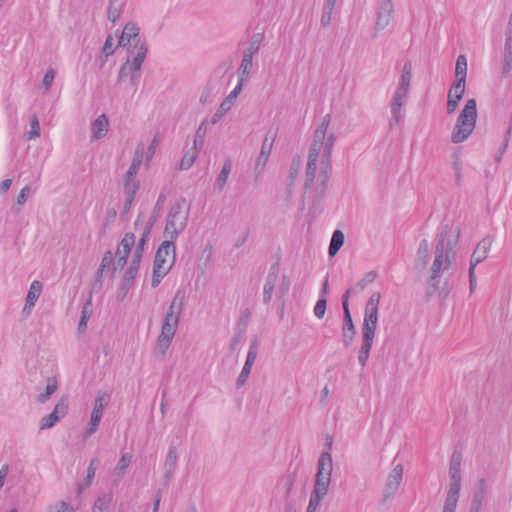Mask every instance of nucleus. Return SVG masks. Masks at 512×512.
<instances>
[{
  "mask_svg": "<svg viewBox=\"0 0 512 512\" xmlns=\"http://www.w3.org/2000/svg\"><path fill=\"white\" fill-rule=\"evenodd\" d=\"M459 239V229L457 227L444 225L438 235V240L434 249V260L430 267V276L427 280L429 294H433L437 287V279L442 273L449 270L456 258L455 247Z\"/></svg>",
  "mask_w": 512,
  "mask_h": 512,
  "instance_id": "nucleus-1",
  "label": "nucleus"
},
{
  "mask_svg": "<svg viewBox=\"0 0 512 512\" xmlns=\"http://www.w3.org/2000/svg\"><path fill=\"white\" fill-rule=\"evenodd\" d=\"M380 299L381 293L375 292L371 295L366 303L362 326L363 343L358 356V361L362 366L366 365L375 336V330L378 321V305Z\"/></svg>",
  "mask_w": 512,
  "mask_h": 512,
  "instance_id": "nucleus-2",
  "label": "nucleus"
},
{
  "mask_svg": "<svg viewBox=\"0 0 512 512\" xmlns=\"http://www.w3.org/2000/svg\"><path fill=\"white\" fill-rule=\"evenodd\" d=\"M184 293L180 290L175 294L168 311L165 314L161 333L157 339V350L164 355L169 348L179 324L184 305Z\"/></svg>",
  "mask_w": 512,
  "mask_h": 512,
  "instance_id": "nucleus-3",
  "label": "nucleus"
},
{
  "mask_svg": "<svg viewBox=\"0 0 512 512\" xmlns=\"http://www.w3.org/2000/svg\"><path fill=\"white\" fill-rule=\"evenodd\" d=\"M412 80V64L409 60L405 61L402 69L398 86L394 90L390 100L391 120L390 125L399 123L405 115V106L408 102Z\"/></svg>",
  "mask_w": 512,
  "mask_h": 512,
  "instance_id": "nucleus-4",
  "label": "nucleus"
},
{
  "mask_svg": "<svg viewBox=\"0 0 512 512\" xmlns=\"http://www.w3.org/2000/svg\"><path fill=\"white\" fill-rule=\"evenodd\" d=\"M331 121V115L326 114L320 123V125L316 128L314 132V138L313 142L309 148L308 153V161L306 164V170H305V182H304V190H309L315 179V174L317 170V162L319 155L321 153L323 140L326 137V133L328 130V127L330 125Z\"/></svg>",
  "mask_w": 512,
  "mask_h": 512,
  "instance_id": "nucleus-5",
  "label": "nucleus"
},
{
  "mask_svg": "<svg viewBox=\"0 0 512 512\" xmlns=\"http://www.w3.org/2000/svg\"><path fill=\"white\" fill-rule=\"evenodd\" d=\"M185 204L186 199L184 197H180L171 205L163 232L164 237L167 240L175 242L178 236L185 230L190 213L189 204L187 205L186 210H183Z\"/></svg>",
  "mask_w": 512,
  "mask_h": 512,
  "instance_id": "nucleus-6",
  "label": "nucleus"
},
{
  "mask_svg": "<svg viewBox=\"0 0 512 512\" xmlns=\"http://www.w3.org/2000/svg\"><path fill=\"white\" fill-rule=\"evenodd\" d=\"M477 119V104L475 99H468L460 112L451 134L453 143L465 141L473 132Z\"/></svg>",
  "mask_w": 512,
  "mask_h": 512,
  "instance_id": "nucleus-7",
  "label": "nucleus"
},
{
  "mask_svg": "<svg viewBox=\"0 0 512 512\" xmlns=\"http://www.w3.org/2000/svg\"><path fill=\"white\" fill-rule=\"evenodd\" d=\"M333 469L332 456L328 451H324L319 456L317 462V473L312 492L325 497L329 490L331 474Z\"/></svg>",
  "mask_w": 512,
  "mask_h": 512,
  "instance_id": "nucleus-8",
  "label": "nucleus"
},
{
  "mask_svg": "<svg viewBox=\"0 0 512 512\" xmlns=\"http://www.w3.org/2000/svg\"><path fill=\"white\" fill-rule=\"evenodd\" d=\"M148 53L147 43H143L138 47L136 54H129L126 61L122 64L118 72V82L124 81L128 76H131L133 71H140L143 62Z\"/></svg>",
  "mask_w": 512,
  "mask_h": 512,
  "instance_id": "nucleus-9",
  "label": "nucleus"
},
{
  "mask_svg": "<svg viewBox=\"0 0 512 512\" xmlns=\"http://www.w3.org/2000/svg\"><path fill=\"white\" fill-rule=\"evenodd\" d=\"M139 33L140 28L138 25L134 22H128L118 39V46L127 48L128 54H133L135 49L138 51V47L146 43L145 40H141Z\"/></svg>",
  "mask_w": 512,
  "mask_h": 512,
  "instance_id": "nucleus-10",
  "label": "nucleus"
},
{
  "mask_svg": "<svg viewBox=\"0 0 512 512\" xmlns=\"http://www.w3.org/2000/svg\"><path fill=\"white\" fill-rule=\"evenodd\" d=\"M111 398L110 393L108 392H98L95 400H94V406L91 413L90 421L88 424V427L85 430V437H90L93 435L100 424V421L103 416V410L104 407L109 403Z\"/></svg>",
  "mask_w": 512,
  "mask_h": 512,
  "instance_id": "nucleus-11",
  "label": "nucleus"
},
{
  "mask_svg": "<svg viewBox=\"0 0 512 512\" xmlns=\"http://www.w3.org/2000/svg\"><path fill=\"white\" fill-rule=\"evenodd\" d=\"M349 296L350 291H345L342 296V307H343V344L345 347L350 346L355 335L356 329L352 320V316L349 309Z\"/></svg>",
  "mask_w": 512,
  "mask_h": 512,
  "instance_id": "nucleus-12",
  "label": "nucleus"
},
{
  "mask_svg": "<svg viewBox=\"0 0 512 512\" xmlns=\"http://www.w3.org/2000/svg\"><path fill=\"white\" fill-rule=\"evenodd\" d=\"M68 411V399L62 397L55 405L54 410L44 416L40 421V430L52 428L61 418H63Z\"/></svg>",
  "mask_w": 512,
  "mask_h": 512,
  "instance_id": "nucleus-13",
  "label": "nucleus"
},
{
  "mask_svg": "<svg viewBox=\"0 0 512 512\" xmlns=\"http://www.w3.org/2000/svg\"><path fill=\"white\" fill-rule=\"evenodd\" d=\"M331 170H332V163H330V162L327 163V162L321 161L319 184L316 187V195L313 200L314 206L318 205L322 201V199L325 195V192L328 187V182L330 179Z\"/></svg>",
  "mask_w": 512,
  "mask_h": 512,
  "instance_id": "nucleus-14",
  "label": "nucleus"
},
{
  "mask_svg": "<svg viewBox=\"0 0 512 512\" xmlns=\"http://www.w3.org/2000/svg\"><path fill=\"white\" fill-rule=\"evenodd\" d=\"M175 250H176V248H175L174 242H172L171 240L165 239L160 244V246L158 247V249L156 251L153 266L157 267V264H158L159 265L158 268H167V266L169 264L167 258L170 256V254H171V256L174 255L176 257Z\"/></svg>",
  "mask_w": 512,
  "mask_h": 512,
  "instance_id": "nucleus-15",
  "label": "nucleus"
},
{
  "mask_svg": "<svg viewBox=\"0 0 512 512\" xmlns=\"http://www.w3.org/2000/svg\"><path fill=\"white\" fill-rule=\"evenodd\" d=\"M242 88V84L238 83L236 87L229 93V95L222 101L217 111L211 117V124H217L223 118V116L231 109L233 101L242 91Z\"/></svg>",
  "mask_w": 512,
  "mask_h": 512,
  "instance_id": "nucleus-16",
  "label": "nucleus"
},
{
  "mask_svg": "<svg viewBox=\"0 0 512 512\" xmlns=\"http://www.w3.org/2000/svg\"><path fill=\"white\" fill-rule=\"evenodd\" d=\"M403 465L393 461V469L386 482V498L395 495L403 479Z\"/></svg>",
  "mask_w": 512,
  "mask_h": 512,
  "instance_id": "nucleus-17",
  "label": "nucleus"
},
{
  "mask_svg": "<svg viewBox=\"0 0 512 512\" xmlns=\"http://www.w3.org/2000/svg\"><path fill=\"white\" fill-rule=\"evenodd\" d=\"M492 242V238L485 237L477 244L471 256L469 268L475 269L479 263L487 258L488 252L492 246Z\"/></svg>",
  "mask_w": 512,
  "mask_h": 512,
  "instance_id": "nucleus-18",
  "label": "nucleus"
},
{
  "mask_svg": "<svg viewBox=\"0 0 512 512\" xmlns=\"http://www.w3.org/2000/svg\"><path fill=\"white\" fill-rule=\"evenodd\" d=\"M42 289L43 285L40 281L34 280L31 283L23 308L24 314L29 315L31 313L32 308L35 306L36 301L38 300L42 293Z\"/></svg>",
  "mask_w": 512,
  "mask_h": 512,
  "instance_id": "nucleus-19",
  "label": "nucleus"
},
{
  "mask_svg": "<svg viewBox=\"0 0 512 512\" xmlns=\"http://www.w3.org/2000/svg\"><path fill=\"white\" fill-rule=\"evenodd\" d=\"M137 275L138 272L128 268L126 269L117 291V299L119 301H122L126 297L129 290L134 287L135 278Z\"/></svg>",
  "mask_w": 512,
  "mask_h": 512,
  "instance_id": "nucleus-20",
  "label": "nucleus"
},
{
  "mask_svg": "<svg viewBox=\"0 0 512 512\" xmlns=\"http://www.w3.org/2000/svg\"><path fill=\"white\" fill-rule=\"evenodd\" d=\"M461 489V477L450 478V486L445 499L444 506L457 508L459 493Z\"/></svg>",
  "mask_w": 512,
  "mask_h": 512,
  "instance_id": "nucleus-21",
  "label": "nucleus"
},
{
  "mask_svg": "<svg viewBox=\"0 0 512 512\" xmlns=\"http://www.w3.org/2000/svg\"><path fill=\"white\" fill-rule=\"evenodd\" d=\"M109 127V121L105 114H101L91 123V139L99 140L103 138Z\"/></svg>",
  "mask_w": 512,
  "mask_h": 512,
  "instance_id": "nucleus-22",
  "label": "nucleus"
},
{
  "mask_svg": "<svg viewBox=\"0 0 512 512\" xmlns=\"http://www.w3.org/2000/svg\"><path fill=\"white\" fill-rule=\"evenodd\" d=\"M467 76V59L464 55H459L455 65L456 92H459L461 86H465Z\"/></svg>",
  "mask_w": 512,
  "mask_h": 512,
  "instance_id": "nucleus-23",
  "label": "nucleus"
},
{
  "mask_svg": "<svg viewBox=\"0 0 512 512\" xmlns=\"http://www.w3.org/2000/svg\"><path fill=\"white\" fill-rule=\"evenodd\" d=\"M178 456L177 449L175 446L171 445L168 449V453L166 455V459L164 462V477L166 481H170L173 477L174 471L177 466Z\"/></svg>",
  "mask_w": 512,
  "mask_h": 512,
  "instance_id": "nucleus-24",
  "label": "nucleus"
},
{
  "mask_svg": "<svg viewBox=\"0 0 512 512\" xmlns=\"http://www.w3.org/2000/svg\"><path fill=\"white\" fill-rule=\"evenodd\" d=\"M301 168V158L298 154H296L291 161L290 168H289V174L286 180V189L288 194H291L292 187L295 184V181L299 175V171Z\"/></svg>",
  "mask_w": 512,
  "mask_h": 512,
  "instance_id": "nucleus-25",
  "label": "nucleus"
},
{
  "mask_svg": "<svg viewBox=\"0 0 512 512\" xmlns=\"http://www.w3.org/2000/svg\"><path fill=\"white\" fill-rule=\"evenodd\" d=\"M465 92V86H461L459 92H456V84H453L448 92V100H447V113L452 114L458 107L459 102L461 101Z\"/></svg>",
  "mask_w": 512,
  "mask_h": 512,
  "instance_id": "nucleus-26",
  "label": "nucleus"
},
{
  "mask_svg": "<svg viewBox=\"0 0 512 512\" xmlns=\"http://www.w3.org/2000/svg\"><path fill=\"white\" fill-rule=\"evenodd\" d=\"M136 237L134 233L127 232L125 233L124 237L121 239L119 246L116 251V255H125L126 257H129L132 248L135 245Z\"/></svg>",
  "mask_w": 512,
  "mask_h": 512,
  "instance_id": "nucleus-27",
  "label": "nucleus"
},
{
  "mask_svg": "<svg viewBox=\"0 0 512 512\" xmlns=\"http://www.w3.org/2000/svg\"><path fill=\"white\" fill-rule=\"evenodd\" d=\"M253 54L245 52L243 53V57L241 60V64L238 68L239 73V82L243 85L245 78L250 74L252 65H253Z\"/></svg>",
  "mask_w": 512,
  "mask_h": 512,
  "instance_id": "nucleus-28",
  "label": "nucleus"
},
{
  "mask_svg": "<svg viewBox=\"0 0 512 512\" xmlns=\"http://www.w3.org/2000/svg\"><path fill=\"white\" fill-rule=\"evenodd\" d=\"M174 262H175V256L172 255L171 256V261L168 264L167 268H158V267H154L153 266L152 279H151V286L153 288H156L161 283L162 279L171 270L172 266L174 265ZM157 266H159V265L157 264Z\"/></svg>",
  "mask_w": 512,
  "mask_h": 512,
  "instance_id": "nucleus-29",
  "label": "nucleus"
},
{
  "mask_svg": "<svg viewBox=\"0 0 512 512\" xmlns=\"http://www.w3.org/2000/svg\"><path fill=\"white\" fill-rule=\"evenodd\" d=\"M344 233L341 230H335L332 234L330 244L328 247V254L330 257L335 256L344 244Z\"/></svg>",
  "mask_w": 512,
  "mask_h": 512,
  "instance_id": "nucleus-30",
  "label": "nucleus"
},
{
  "mask_svg": "<svg viewBox=\"0 0 512 512\" xmlns=\"http://www.w3.org/2000/svg\"><path fill=\"white\" fill-rule=\"evenodd\" d=\"M376 277L377 273L375 271H369L356 283L354 287H350L346 291H350V294L363 291L369 284L375 281Z\"/></svg>",
  "mask_w": 512,
  "mask_h": 512,
  "instance_id": "nucleus-31",
  "label": "nucleus"
},
{
  "mask_svg": "<svg viewBox=\"0 0 512 512\" xmlns=\"http://www.w3.org/2000/svg\"><path fill=\"white\" fill-rule=\"evenodd\" d=\"M231 169H232V161L230 158H228L224 161L222 169L216 179V186L220 191L223 190V188L225 187V185L227 183V179L231 172Z\"/></svg>",
  "mask_w": 512,
  "mask_h": 512,
  "instance_id": "nucleus-32",
  "label": "nucleus"
},
{
  "mask_svg": "<svg viewBox=\"0 0 512 512\" xmlns=\"http://www.w3.org/2000/svg\"><path fill=\"white\" fill-rule=\"evenodd\" d=\"M335 141H336V136L334 133H331L327 137L326 141H325V139L323 140V145H322V149H321V151H322L321 161L331 163L332 150L335 145Z\"/></svg>",
  "mask_w": 512,
  "mask_h": 512,
  "instance_id": "nucleus-33",
  "label": "nucleus"
},
{
  "mask_svg": "<svg viewBox=\"0 0 512 512\" xmlns=\"http://www.w3.org/2000/svg\"><path fill=\"white\" fill-rule=\"evenodd\" d=\"M461 461H462V455L459 452H453L450 464H449V477L455 478V477H461Z\"/></svg>",
  "mask_w": 512,
  "mask_h": 512,
  "instance_id": "nucleus-34",
  "label": "nucleus"
},
{
  "mask_svg": "<svg viewBox=\"0 0 512 512\" xmlns=\"http://www.w3.org/2000/svg\"><path fill=\"white\" fill-rule=\"evenodd\" d=\"M166 197L163 193H161L158 197V200L153 208L152 214L150 215L148 221L145 224L146 228H149L152 230L153 226L157 222V219L159 217L160 210L162 208V205L165 201Z\"/></svg>",
  "mask_w": 512,
  "mask_h": 512,
  "instance_id": "nucleus-35",
  "label": "nucleus"
},
{
  "mask_svg": "<svg viewBox=\"0 0 512 512\" xmlns=\"http://www.w3.org/2000/svg\"><path fill=\"white\" fill-rule=\"evenodd\" d=\"M484 496H485V481L481 480L479 482L478 490L474 494L470 509L475 510L476 512H480L481 507H482V502L484 500Z\"/></svg>",
  "mask_w": 512,
  "mask_h": 512,
  "instance_id": "nucleus-36",
  "label": "nucleus"
},
{
  "mask_svg": "<svg viewBox=\"0 0 512 512\" xmlns=\"http://www.w3.org/2000/svg\"><path fill=\"white\" fill-rule=\"evenodd\" d=\"M429 257V245L426 240H422L419 244L417 251V266L424 268L427 264Z\"/></svg>",
  "mask_w": 512,
  "mask_h": 512,
  "instance_id": "nucleus-37",
  "label": "nucleus"
},
{
  "mask_svg": "<svg viewBox=\"0 0 512 512\" xmlns=\"http://www.w3.org/2000/svg\"><path fill=\"white\" fill-rule=\"evenodd\" d=\"M113 41H114L113 36L111 34H109L106 37V40H105L104 45L101 50V55H100V66L101 67L104 66L108 57L113 55V53H114Z\"/></svg>",
  "mask_w": 512,
  "mask_h": 512,
  "instance_id": "nucleus-38",
  "label": "nucleus"
},
{
  "mask_svg": "<svg viewBox=\"0 0 512 512\" xmlns=\"http://www.w3.org/2000/svg\"><path fill=\"white\" fill-rule=\"evenodd\" d=\"M197 156L198 150L192 148L191 150L187 151L180 161L179 169L188 170L194 164Z\"/></svg>",
  "mask_w": 512,
  "mask_h": 512,
  "instance_id": "nucleus-39",
  "label": "nucleus"
},
{
  "mask_svg": "<svg viewBox=\"0 0 512 512\" xmlns=\"http://www.w3.org/2000/svg\"><path fill=\"white\" fill-rule=\"evenodd\" d=\"M141 163H142V153H139V150H137L136 154L132 160V163L124 176V179H128V180L134 179L136 174L138 173Z\"/></svg>",
  "mask_w": 512,
  "mask_h": 512,
  "instance_id": "nucleus-40",
  "label": "nucleus"
},
{
  "mask_svg": "<svg viewBox=\"0 0 512 512\" xmlns=\"http://www.w3.org/2000/svg\"><path fill=\"white\" fill-rule=\"evenodd\" d=\"M264 34L263 33H254L249 41V45L247 49H245V52L251 53V54H257L262 42L264 41Z\"/></svg>",
  "mask_w": 512,
  "mask_h": 512,
  "instance_id": "nucleus-41",
  "label": "nucleus"
},
{
  "mask_svg": "<svg viewBox=\"0 0 512 512\" xmlns=\"http://www.w3.org/2000/svg\"><path fill=\"white\" fill-rule=\"evenodd\" d=\"M111 502V494L98 497L94 503L93 512H108Z\"/></svg>",
  "mask_w": 512,
  "mask_h": 512,
  "instance_id": "nucleus-42",
  "label": "nucleus"
},
{
  "mask_svg": "<svg viewBox=\"0 0 512 512\" xmlns=\"http://www.w3.org/2000/svg\"><path fill=\"white\" fill-rule=\"evenodd\" d=\"M139 190V182L135 179H124V194L126 198L135 199L136 193Z\"/></svg>",
  "mask_w": 512,
  "mask_h": 512,
  "instance_id": "nucleus-43",
  "label": "nucleus"
},
{
  "mask_svg": "<svg viewBox=\"0 0 512 512\" xmlns=\"http://www.w3.org/2000/svg\"><path fill=\"white\" fill-rule=\"evenodd\" d=\"M91 299L87 300L86 303L82 307L81 317L78 324V329H85L87 326V321L91 316L92 311L90 310Z\"/></svg>",
  "mask_w": 512,
  "mask_h": 512,
  "instance_id": "nucleus-44",
  "label": "nucleus"
},
{
  "mask_svg": "<svg viewBox=\"0 0 512 512\" xmlns=\"http://www.w3.org/2000/svg\"><path fill=\"white\" fill-rule=\"evenodd\" d=\"M511 133H512V115H511V119H510L509 125H508V127L506 129L503 142H502V144H501V146L499 148V155L496 157V161L497 162L501 161L502 155L506 152V150H507V148L509 146V141H510Z\"/></svg>",
  "mask_w": 512,
  "mask_h": 512,
  "instance_id": "nucleus-45",
  "label": "nucleus"
},
{
  "mask_svg": "<svg viewBox=\"0 0 512 512\" xmlns=\"http://www.w3.org/2000/svg\"><path fill=\"white\" fill-rule=\"evenodd\" d=\"M206 120H204L201 125L199 126V128L197 129L196 131V134H195V137H194V142H193V149H196L199 151V149L203 146L204 144V137H205V133H206V130L204 129V126L206 125Z\"/></svg>",
  "mask_w": 512,
  "mask_h": 512,
  "instance_id": "nucleus-46",
  "label": "nucleus"
},
{
  "mask_svg": "<svg viewBox=\"0 0 512 512\" xmlns=\"http://www.w3.org/2000/svg\"><path fill=\"white\" fill-rule=\"evenodd\" d=\"M150 233H151V229L144 227L142 235L136 244V247L134 250L135 253L142 254V255L144 254L145 246L149 240Z\"/></svg>",
  "mask_w": 512,
  "mask_h": 512,
  "instance_id": "nucleus-47",
  "label": "nucleus"
},
{
  "mask_svg": "<svg viewBox=\"0 0 512 512\" xmlns=\"http://www.w3.org/2000/svg\"><path fill=\"white\" fill-rule=\"evenodd\" d=\"M130 462H131V455H129L128 453H125L121 456V458L117 464V467L115 468V471L119 476V479H121L122 476L124 475Z\"/></svg>",
  "mask_w": 512,
  "mask_h": 512,
  "instance_id": "nucleus-48",
  "label": "nucleus"
},
{
  "mask_svg": "<svg viewBox=\"0 0 512 512\" xmlns=\"http://www.w3.org/2000/svg\"><path fill=\"white\" fill-rule=\"evenodd\" d=\"M47 512H75L74 508L66 501H58L47 508Z\"/></svg>",
  "mask_w": 512,
  "mask_h": 512,
  "instance_id": "nucleus-49",
  "label": "nucleus"
},
{
  "mask_svg": "<svg viewBox=\"0 0 512 512\" xmlns=\"http://www.w3.org/2000/svg\"><path fill=\"white\" fill-rule=\"evenodd\" d=\"M257 352H258V343H257V339L255 338L254 340H252V342L250 344V347H249V350L247 353V357H246V361L244 364L252 367L256 360Z\"/></svg>",
  "mask_w": 512,
  "mask_h": 512,
  "instance_id": "nucleus-50",
  "label": "nucleus"
},
{
  "mask_svg": "<svg viewBox=\"0 0 512 512\" xmlns=\"http://www.w3.org/2000/svg\"><path fill=\"white\" fill-rule=\"evenodd\" d=\"M257 352H258V343H257V339L255 338L254 340H252V342L250 344V347H249V350L247 353V357H246V361L244 364L252 367L256 360Z\"/></svg>",
  "mask_w": 512,
  "mask_h": 512,
  "instance_id": "nucleus-51",
  "label": "nucleus"
},
{
  "mask_svg": "<svg viewBox=\"0 0 512 512\" xmlns=\"http://www.w3.org/2000/svg\"><path fill=\"white\" fill-rule=\"evenodd\" d=\"M117 0H110L108 9H107V17L111 22H116V20L120 17V6L115 5Z\"/></svg>",
  "mask_w": 512,
  "mask_h": 512,
  "instance_id": "nucleus-52",
  "label": "nucleus"
},
{
  "mask_svg": "<svg viewBox=\"0 0 512 512\" xmlns=\"http://www.w3.org/2000/svg\"><path fill=\"white\" fill-rule=\"evenodd\" d=\"M97 465H98V459L97 458H94V459H92L90 461V464H89V466L87 468V475H86L85 483H84V487L85 488L90 486V484L92 482V479L95 476Z\"/></svg>",
  "mask_w": 512,
  "mask_h": 512,
  "instance_id": "nucleus-53",
  "label": "nucleus"
},
{
  "mask_svg": "<svg viewBox=\"0 0 512 512\" xmlns=\"http://www.w3.org/2000/svg\"><path fill=\"white\" fill-rule=\"evenodd\" d=\"M31 130L28 132V139H35L40 136V125L36 114L30 119Z\"/></svg>",
  "mask_w": 512,
  "mask_h": 512,
  "instance_id": "nucleus-54",
  "label": "nucleus"
},
{
  "mask_svg": "<svg viewBox=\"0 0 512 512\" xmlns=\"http://www.w3.org/2000/svg\"><path fill=\"white\" fill-rule=\"evenodd\" d=\"M274 289H275V282L265 280L264 287H263V302H264V304L270 303Z\"/></svg>",
  "mask_w": 512,
  "mask_h": 512,
  "instance_id": "nucleus-55",
  "label": "nucleus"
},
{
  "mask_svg": "<svg viewBox=\"0 0 512 512\" xmlns=\"http://www.w3.org/2000/svg\"><path fill=\"white\" fill-rule=\"evenodd\" d=\"M327 307V299L326 298H319L314 306V315L318 319H322L325 315Z\"/></svg>",
  "mask_w": 512,
  "mask_h": 512,
  "instance_id": "nucleus-56",
  "label": "nucleus"
},
{
  "mask_svg": "<svg viewBox=\"0 0 512 512\" xmlns=\"http://www.w3.org/2000/svg\"><path fill=\"white\" fill-rule=\"evenodd\" d=\"M104 270L105 268H102L100 266L98 267L91 287L93 292H99L102 289Z\"/></svg>",
  "mask_w": 512,
  "mask_h": 512,
  "instance_id": "nucleus-57",
  "label": "nucleus"
},
{
  "mask_svg": "<svg viewBox=\"0 0 512 512\" xmlns=\"http://www.w3.org/2000/svg\"><path fill=\"white\" fill-rule=\"evenodd\" d=\"M251 369H252L251 366H247L246 364H244L242 371L236 381L237 387H242L246 383V381L249 377V374L251 372Z\"/></svg>",
  "mask_w": 512,
  "mask_h": 512,
  "instance_id": "nucleus-58",
  "label": "nucleus"
},
{
  "mask_svg": "<svg viewBox=\"0 0 512 512\" xmlns=\"http://www.w3.org/2000/svg\"><path fill=\"white\" fill-rule=\"evenodd\" d=\"M142 257H143L142 254H138V253L133 252V255H132L131 261L129 263L128 269H132V270H134L136 272H139V268H140Z\"/></svg>",
  "mask_w": 512,
  "mask_h": 512,
  "instance_id": "nucleus-59",
  "label": "nucleus"
},
{
  "mask_svg": "<svg viewBox=\"0 0 512 512\" xmlns=\"http://www.w3.org/2000/svg\"><path fill=\"white\" fill-rule=\"evenodd\" d=\"M55 70L54 69H49L44 77H43V86L45 87L46 90H49L52 83H53V80L55 78Z\"/></svg>",
  "mask_w": 512,
  "mask_h": 512,
  "instance_id": "nucleus-60",
  "label": "nucleus"
},
{
  "mask_svg": "<svg viewBox=\"0 0 512 512\" xmlns=\"http://www.w3.org/2000/svg\"><path fill=\"white\" fill-rule=\"evenodd\" d=\"M29 194H30V186L26 185L25 187H23L20 190V193L18 194L17 199H16V204L19 206L23 205L26 202Z\"/></svg>",
  "mask_w": 512,
  "mask_h": 512,
  "instance_id": "nucleus-61",
  "label": "nucleus"
},
{
  "mask_svg": "<svg viewBox=\"0 0 512 512\" xmlns=\"http://www.w3.org/2000/svg\"><path fill=\"white\" fill-rule=\"evenodd\" d=\"M279 270H280V268H279V264L278 263L272 264L270 269H269V272H268V275L266 277V280L276 283V281L278 279V275H279Z\"/></svg>",
  "mask_w": 512,
  "mask_h": 512,
  "instance_id": "nucleus-62",
  "label": "nucleus"
},
{
  "mask_svg": "<svg viewBox=\"0 0 512 512\" xmlns=\"http://www.w3.org/2000/svg\"><path fill=\"white\" fill-rule=\"evenodd\" d=\"M133 202H134V199L125 197L123 209L120 213V216L123 220H128V214L130 212Z\"/></svg>",
  "mask_w": 512,
  "mask_h": 512,
  "instance_id": "nucleus-63",
  "label": "nucleus"
},
{
  "mask_svg": "<svg viewBox=\"0 0 512 512\" xmlns=\"http://www.w3.org/2000/svg\"><path fill=\"white\" fill-rule=\"evenodd\" d=\"M58 384L55 377H49L47 380L46 390L48 396H51L57 390Z\"/></svg>",
  "mask_w": 512,
  "mask_h": 512,
  "instance_id": "nucleus-64",
  "label": "nucleus"
}]
</instances>
